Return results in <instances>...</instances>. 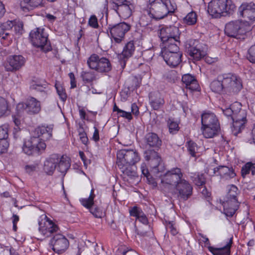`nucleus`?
<instances>
[{
	"mask_svg": "<svg viewBox=\"0 0 255 255\" xmlns=\"http://www.w3.org/2000/svg\"><path fill=\"white\" fill-rule=\"evenodd\" d=\"M197 21V13L194 11H191L182 18L181 22L183 24L186 25L192 26L196 23Z\"/></svg>",
	"mask_w": 255,
	"mask_h": 255,
	"instance_id": "obj_30",
	"label": "nucleus"
},
{
	"mask_svg": "<svg viewBox=\"0 0 255 255\" xmlns=\"http://www.w3.org/2000/svg\"><path fill=\"white\" fill-rule=\"evenodd\" d=\"M31 9L42 5V0H24Z\"/></svg>",
	"mask_w": 255,
	"mask_h": 255,
	"instance_id": "obj_48",
	"label": "nucleus"
},
{
	"mask_svg": "<svg viewBox=\"0 0 255 255\" xmlns=\"http://www.w3.org/2000/svg\"><path fill=\"white\" fill-rule=\"evenodd\" d=\"M207 172L210 175H219L222 179L225 180L233 178L236 176L233 168L226 166H220L217 168L210 167Z\"/></svg>",
	"mask_w": 255,
	"mask_h": 255,
	"instance_id": "obj_21",
	"label": "nucleus"
},
{
	"mask_svg": "<svg viewBox=\"0 0 255 255\" xmlns=\"http://www.w3.org/2000/svg\"><path fill=\"white\" fill-rule=\"evenodd\" d=\"M179 50V47L176 51L172 50L170 48L161 47V57L166 64H180L182 62V54Z\"/></svg>",
	"mask_w": 255,
	"mask_h": 255,
	"instance_id": "obj_19",
	"label": "nucleus"
},
{
	"mask_svg": "<svg viewBox=\"0 0 255 255\" xmlns=\"http://www.w3.org/2000/svg\"><path fill=\"white\" fill-rule=\"evenodd\" d=\"M186 47L190 58L195 63L200 61L207 55L208 46L202 40L190 39L187 42Z\"/></svg>",
	"mask_w": 255,
	"mask_h": 255,
	"instance_id": "obj_9",
	"label": "nucleus"
},
{
	"mask_svg": "<svg viewBox=\"0 0 255 255\" xmlns=\"http://www.w3.org/2000/svg\"><path fill=\"white\" fill-rule=\"evenodd\" d=\"M201 130L206 138H212L220 129L219 121L214 113L204 111L201 115Z\"/></svg>",
	"mask_w": 255,
	"mask_h": 255,
	"instance_id": "obj_8",
	"label": "nucleus"
},
{
	"mask_svg": "<svg viewBox=\"0 0 255 255\" xmlns=\"http://www.w3.org/2000/svg\"><path fill=\"white\" fill-rule=\"evenodd\" d=\"M14 26V22L13 21L8 20L5 22L1 23L0 25V31L1 32L3 31H7L11 29Z\"/></svg>",
	"mask_w": 255,
	"mask_h": 255,
	"instance_id": "obj_47",
	"label": "nucleus"
},
{
	"mask_svg": "<svg viewBox=\"0 0 255 255\" xmlns=\"http://www.w3.org/2000/svg\"><path fill=\"white\" fill-rule=\"evenodd\" d=\"M236 10V6L232 0H212L208 3V12L214 18L232 15Z\"/></svg>",
	"mask_w": 255,
	"mask_h": 255,
	"instance_id": "obj_6",
	"label": "nucleus"
},
{
	"mask_svg": "<svg viewBox=\"0 0 255 255\" xmlns=\"http://www.w3.org/2000/svg\"><path fill=\"white\" fill-rule=\"evenodd\" d=\"M83 80L87 82H90L93 80L94 78L93 75L89 72H84L82 74Z\"/></svg>",
	"mask_w": 255,
	"mask_h": 255,
	"instance_id": "obj_58",
	"label": "nucleus"
},
{
	"mask_svg": "<svg viewBox=\"0 0 255 255\" xmlns=\"http://www.w3.org/2000/svg\"><path fill=\"white\" fill-rule=\"evenodd\" d=\"M131 28V25L125 22L110 24L108 26L107 33L115 43H120L124 40L125 34Z\"/></svg>",
	"mask_w": 255,
	"mask_h": 255,
	"instance_id": "obj_12",
	"label": "nucleus"
},
{
	"mask_svg": "<svg viewBox=\"0 0 255 255\" xmlns=\"http://www.w3.org/2000/svg\"><path fill=\"white\" fill-rule=\"evenodd\" d=\"M53 127L43 126L36 128L34 135L26 140L22 147L23 151L27 155L38 154L44 150V140L50 139L52 135Z\"/></svg>",
	"mask_w": 255,
	"mask_h": 255,
	"instance_id": "obj_2",
	"label": "nucleus"
},
{
	"mask_svg": "<svg viewBox=\"0 0 255 255\" xmlns=\"http://www.w3.org/2000/svg\"><path fill=\"white\" fill-rule=\"evenodd\" d=\"M83 35V30L82 29H80L79 32V36L78 37H77V41H76V43L75 44V47H76V50L79 52L80 51V46H79V40L81 38V37H82Z\"/></svg>",
	"mask_w": 255,
	"mask_h": 255,
	"instance_id": "obj_62",
	"label": "nucleus"
},
{
	"mask_svg": "<svg viewBox=\"0 0 255 255\" xmlns=\"http://www.w3.org/2000/svg\"><path fill=\"white\" fill-rule=\"evenodd\" d=\"M230 117L233 121L232 132L236 136L245 128L247 122V113L245 110H242L236 114H232Z\"/></svg>",
	"mask_w": 255,
	"mask_h": 255,
	"instance_id": "obj_16",
	"label": "nucleus"
},
{
	"mask_svg": "<svg viewBox=\"0 0 255 255\" xmlns=\"http://www.w3.org/2000/svg\"><path fill=\"white\" fill-rule=\"evenodd\" d=\"M113 9L119 16L123 19H127L134 10L133 0H112Z\"/></svg>",
	"mask_w": 255,
	"mask_h": 255,
	"instance_id": "obj_13",
	"label": "nucleus"
},
{
	"mask_svg": "<svg viewBox=\"0 0 255 255\" xmlns=\"http://www.w3.org/2000/svg\"><path fill=\"white\" fill-rule=\"evenodd\" d=\"M90 212L96 218H102L103 216V213L102 210L99 208H91Z\"/></svg>",
	"mask_w": 255,
	"mask_h": 255,
	"instance_id": "obj_56",
	"label": "nucleus"
},
{
	"mask_svg": "<svg viewBox=\"0 0 255 255\" xmlns=\"http://www.w3.org/2000/svg\"><path fill=\"white\" fill-rule=\"evenodd\" d=\"M168 126L169 131L170 133L172 134L176 133L179 129L178 123L172 119H169L168 121Z\"/></svg>",
	"mask_w": 255,
	"mask_h": 255,
	"instance_id": "obj_43",
	"label": "nucleus"
},
{
	"mask_svg": "<svg viewBox=\"0 0 255 255\" xmlns=\"http://www.w3.org/2000/svg\"><path fill=\"white\" fill-rule=\"evenodd\" d=\"M191 178L195 184L198 186H202L205 183V178L202 173H192Z\"/></svg>",
	"mask_w": 255,
	"mask_h": 255,
	"instance_id": "obj_39",
	"label": "nucleus"
},
{
	"mask_svg": "<svg viewBox=\"0 0 255 255\" xmlns=\"http://www.w3.org/2000/svg\"><path fill=\"white\" fill-rule=\"evenodd\" d=\"M50 245L52 247V249L54 252L58 254H61L68 249L69 243L65 236L58 234L55 235L51 240Z\"/></svg>",
	"mask_w": 255,
	"mask_h": 255,
	"instance_id": "obj_18",
	"label": "nucleus"
},
{
	"mask_svg": "<svg viewBox=\"0 0 255 255\" xmlns=\"http://www.w3.org/2000/svg\"><path fill=\"white\" fill-rule=\"evenodd\" d=\"M181 32L178 27L170 25L161 28L160 30L159 37L162 41V47L170 48L176 51L180 43V35Z\"/></svg>",
	"mask_w": 255,
	"mask_h": 255,
	"instance_id": "obj_5",
	"label": "nucleus"
},
{
	"mask_svg": "<svg viewBox=\"0 0 255 255\" xmlns=\"http://www.w3.org/2000/svg\"><path fill=\"white\" fill-rule=\"evenodd\" d=\"M240 191L234 185H230L227 187V194L222 201L224 214L227 216L232 217L238 209L240 202L238 196Z\"/></svg>",
	"mask_w": 255,
	"mask_h": 255,
	"instance_id": "obj_7",
	"label": "nucleus"
},
{
	"mask_svg": "<svg viewBox=\"0 0 255 255\" xmlns=\"http://www.w3.org/2000/svg\"><path fill=\"white\" fill-rule=\"evenodd\" d=\"M135 48L133 40H130L126 44L122 53L118 55V59L121 64H126L128 59L133 54Z\"/></svg>",
	"mask_w": 255,
	"mask_h": 255,
	"instance_id": "obj_22",
	"label": "nucleus"
},
{
	"mask_svg": "<svg viewBox=\"0 0 255 255\" xmlns=\"http://www.w3.org/2000/svg\"><path fill=\"white\" fill-rule=\"evenodd\" d=\"M94 132L93 133V136H92V139L95 141H97L99 140V130L96 128V127H94Z\"/></svg>",
	"mask_w": 255,
	"mask_h": 255,
	"instance_id": "obj_64",
	"label": "nucleus"
},
{
	"mask_svg": "<svg viewBox=\"0 0 255 255\" xmlns=\"http://www.w3.org/2000/svg\"><path fill=\"white\" fill-rule=\"evenodd\" d=\"M56 168L59 172L65 174L70 167V159L66 156H59L57 155Z\"/></svg>",
	"mask_w": 255,
	"mask_h": 255,
	"instance_id": "obj_26",
	"label": "nucleus"
},
{
	"mask_svg": "<svg viewBox=\"0 0 255 255\" xmlns=\"http://www.w3.org/2000/svg\"><path fill=\"white\" fill-rule=\"evenodd\" d=\"M232 244V238H230L223 247L218 248L210 246L208 250L213 255H230Z\"/></svg>",
	"mask_w": 255,
	"mask_h": 255,
	"instance_id": "obj_24",
	"label": "nucleus"
},
{
	"mask_svg": "<svg viewBox=\"0 0 255 255\" xmlns=\"http://www.w3.org/2000/svg\"><path fill=\"white\" fill-rule=\"evenodd\" d=\"M131 113L135 116H137L139 114L138 108L135 104H132L131 106Z\"/></svg>",
	"mask_w": 255,
	"mask_h": 255,
	"instance_id": "obj_63",
	"label": "nucleus"
},
{
	"mask_svg": "<svg viewBox=\"0 0 255 255\" xmlns=\"http://www.w3.org/2000/svg\"><path fill=\"white\" fill-rule=\"evenodd\" d=\"M94 190L92 189L89 197L80 199V203L83 206L90 209L94 204Z\"/></svg>",
	"mask_w": 255,
	"mask_h": 255,
	"instance_id": "obj_37",
	"label": "nucleus"
},
{
	"mask_svg": "<svg viewBox=\"0 0 255 255\" xmlns=\"http://www.w3.org/2000/svg\"><path fill=\"white\" fill-rule=\"evenodd\" d=\"M119 115L120 117L127 119L128 121H130L132 118L131 113L127 112L122 110L120 111Z\"/></svg>",
	"mask_w": 255,
	"mask_h": 255,
	"instance_id": "obj_57",
	"label": "nucleus"
},
{
	"mask_svg": "<svg viewBox=\"0 0 255 255\" xmlns=\"http://www.w3.org/2000/svg\"><path fill=\"white\" fill-rule=\"evenodd\" d=\"M27 58L21 55H9L6 58L8 64H24Z\"/></svg>",
	"mask_w": 255,
	"mask_h": 255,
	"instance_id": "obj_34",
	"label": "nucleus"
},
{
	"mask_svg": "<svg viewBox=\"0 0 255 255\" xmlns=\"http://www.w3.org/2000/svg\"><path fill=\"white\" fill-rule=\"evenodd\" d=\"M246 33L244 23L240 20L231 21L227 23L225 27V33L229 37L237 39Z\"/></svg>",
	"mask_w": 255,
	"mask_h": 255,
	"instance_id": "obj_15",
	"label": "nucleus"
},
{
	"mask_svg": "<svg viewBox=\"0 0 255 255\" xmlns=\"http://www.w3.org/2000/svg\"><path fill=\"white\" fill-rule=\"evenodd\" d=\"M144 158L150 162L152 168L151 172L156 177H160L161 183L164 189H171L174 188L182 179L183 174L179 168H173L164 173V166L161 162V158L156 151L146 150L144 152Z\"/></svg>",
	"mask_w": 255,
	"mask_h": 255,
	"instance_id": "obj_1",
	"label": "nucleus"
},
{
	"mask_svg": "<svg viewBox=\"0 0 255 255\" xmlns=\"http://www.w3.org/2000/svg\"><path fill=\"white\" fill-rule=\"evenodd\" d=\"M238 14L247 21L255 20V4L253 2H243L239 7Z\"/></svg>",
	"mask_w": 255,
	"mask_h": 255,
	"instance_id": "obj_20",
	"label": "nucleus"
},
{
	"mask_svg": "<svg viewBox=\"0 0 255 255\" xmlns=\"http://www.w3.org/2000/svg\"><path fill=\"white\" fill-rule=\"evenodd\" d=\"M129 213L130 216L135 217L136 220L143 224H147V218L140 208L134 206L129 210Z\"/></svg>",
	"mask_w": 255,
	"mask_h": 255,
	"instance_id": "obj_29",
	"label": "nucleus"
},
{
	"mask_svg": "<svg viewBox=\"0 0 255 255\" xmlns=\"http://www.w3.org/2000/svg\"><path fill=\"white\" fill-rule=\"evenodd\" d=\"M140 158L138 153L133 150L122 149L117 152V163L123 172L131 165L139 162Z\"/></svg>",
	"mask_w": 255,
	"mask_h": 255,
	"instance_id": "obj_10",
	"label": "nucleus"
},
{
	"mask_svg": "<svg viewBox=\"0 0 255 255\" xmlns=\"http://www.w3.org/2000/svg\"><path fill=\"white\" fill-rule=\"evenodd\" d=\"M146 141L150 146L159 147L161 143L158 136L154 133H149L146 135Z\"/></svg>",
	"mask_w": 255,
	"mask_h": 255,
	"instance_id": "obj_32",
	"label": "nucleus"
},
{
	"mask_svg": "<svg viewBox=\"0 0 255 255\" xmlns=\"http://www.w3.org/2000/svg\"><path fill=\"white\" fill-rule=\"evenodd\" d=\"M254 166V164L252 162H248L246 163L242 169V174L243 177L249 173L250 171H252L253 174V169Z\"/></svg>",
	"mask_w": 255,
	"mask_h": 255,
	"instance_id": "obj_46",
	"label": "nucleus"
},
{
	"mask_svg": "<svg viewBox=\"0 0 255 255\" xmlns=\"http://www.w3.org/2000/svg\"><path fill=\"white\" fill-rule=\"evenodd\" d=\"M88 25L93 28H98L99 27L98 19L95 15H92L88 20Z\"/></svg>",
	"mask_w": 255,
	"mask_h": 255,
	"instance_id": "obj_51",
	"label": "nucleus"
},
{
	"mask_svg": "<svg viewBox=\"0 0 255 255\" xmlns=\"http://www.w3.org/2000/svg\"><path fill=\"white\" fill-rule=\"evenodd\" d=\"M176 9V3L171 0H155L151 4L148 15L152 19L159 20L172 15Z\"/></svg>",
	"mask_w": 255,
	"mask_h": 255,
	"instance_id": "obj_4",
	"label": "nucleus"
},
{
	"mask_svg": "<svg viewBox=\"0 0 255 255\" xmlns=\"http://www.w3.org/2000/svg\"><path fill=\"white\" fill-rule=\"evenodd\" d=\"M182 82L185 84L186 87L191 90H198L199 85L195 77L190 74H186L183 75L182 78Z\"/></svg>",
	"mask_w": 255,
	"mask_h": 255,
	"instance_id": "obj_27",
	"label": "nucleus"
},
{
	"mask_svg": "<svg viewBox=\"0 0 255 255\" xmlns=\"http://www.w3.org/2000/svg\"><path fill=\"white\" fill-rule=\"evenodd\" d=\"M8 128L9 126L8 124H4L0 126V139L7 137Z\"/></svg>",
	"mask_w": 255,
	"mask_h": 255,
	"instance_id": "obj_49",
	"label": "nucleus"
},
{
	"mask_svg": "<svg viewBox=\"0 0 255 255\" xmlns=\"http://www.w3.org/2000/svg\"><path fill=\"white\" fill-rule=\"evenodd\" d=\"M90 68L95 69L100 72H106L110 70L111 65H88Z\"/></svg>",
	"mask_w": 255,
	"mask_h": 255,
	"instance_id": "obj_45",
	"label": "nucleus"
},
{
	"mask_svg": "<svg viewBox=\"0 0 255 255\" xmlns=\"http://www.w3.org/2000/svg\"><path fill=\"white\" fill-rule=\"evenodd\" d=\"M203 59H205V61L206 64H213L214 63L217 62L218 60L217 57L212 58L207 56V55H205V56Z\"/></svg>",
	"mask_w": 255,
	"mask_h": 255,
	"instance_id": "obj_60",
	"label": "nucleus"
},
{
	"mask_svg": "<svg viewBox=\"0 0 255 255\" xmlns=\"http://www.w3.org/2000/svg\"><path fill=\"white\" fill-rule=\"evenodd\" d=\"M149 98L150 105L154 110H158L164 103L163 98L159 94L151 95Z\"/></svg>",
	"mask_w": 255,
	"mask_h": 255,
	"instance_id": "obj_31",
	"label": "nucleus"
},
{
	"mask_svg": "<svg viewBox=\"0 0 255 255\" xmlns=\"http://www.w3.org/2000/svg\"><path fill=\"white\" fill-rule=\"evenodd\" d=\"M38 231L45 238L51 236L58 231V226L46 215H42L38 219Z\"/></svg>",
	"mask_w": 255,
	"mask_h": 255,
	"instance_id": "obj_14",
	"label": "nucleus"
},
{
	"mask_svg": "<svg viewBox=\"0 0 255 255\" xmlns=\"http://www.w3.org/2000/svg\"><path fill=\"white\" fill-rule=\"evenodd\" d=\"M57 155L53 154L47 158L44 163L43 170L48 175H52L56 168Z\"/></svg>",
	"mask_w": 255,
	"mask_h": 255,
	"instance_id": "obj_25",
	"label": "nucleus"
},
{
	"mask_svg": "<svg viewBox=\"0 0 255 255\" xmlns=\"http://www.w3.org/2000/svg\"><path fill=\"white\" fill-rule=\"evenodd\" d=\"M0 42L4 46L8 45L12 40V37L8 31H0Z\"/></svg>",
	"mask_w": 255,
	"mask_h": 255,
	"instance_id": "obj_42",
	"label": "nucleus"
},
{
	"mask_svg": "<svg viewBox=\"0 0 255 255\" xmlns=\"http://www.w3.org/2000/svg\"><path fill=\"white\" fill-rule=\"evenodd\" d=\"M181 198L187 199L192 192L191 185L184 179H182L175 186Z\"/></svg>",
	"mask_w": 255,
	"mask_h": 255,
	"instance_id": "obj_23",
	"label": "nucleus"
},
{
	"mask_svg": "<svg viewBox=\"0 0 255 255\" xmlns=\"http://www.w3.org/2000/svg\"><path fill=\"white\" fill-rule=\"evenodd\" d=\"M38 169V163L30 164L25 166V170L26 172L29 174H32L33 172L37 171Z\"/></svg>",
	"mask_w": 255,
	"mask_h": 255,
	"instance_id": "obj_53",
	"label": "nucleus"
},
{
	"mask_svg": "<svg viewBox=\"0 0 255 255\" xmlns=\"http://www.w3.org/2000/svg\"><path fill=\"white\" fill-rule=\"evenodd\" d=\"M242 105L240 103L236 102L232 104L229 108L226 105L223 106L221 108L224 115L227 118L230 117L232 114H236L238 112L242 111Z\"/></svg>",
	"mask_w": 255,
	"mask_h": 255,
	"instance_id": "obj_28",
	"label": "nucleus"
},
{
	"mask_svg": "<svg viewBox=\"0 0 255 255\" xmlns=\"http://www.w3.org/2000/svg\"><path fill=\"white\" fill-rule=\"evenodd\" d=\"M6 70L8 71H13L18 69L20 65H3Z\"/></svg>",
	"mask_w": 255,
	"mask_h": 255,
	"instance_id": "obj_59",
	"label": "nucleus"
},
{
	"mask_svg": "<svg viewBox=\"0 0 255 255\" xmlns=\"http://www.w3.org/2000/svg\"><path fill=\"white\" fill-rule=\"evenodd\" d=\"M187 146L188 151L193 156H196V153H200L202 152V148L198 147L196 143L192 141H188Z\"/></svg>",
	"mask_w": 255,
	"mask_h": 255,
	"instance_id": "obj_41",
	"label": "nucleus"
},
{
	"mask_svg": "<svg viewBox=\"0 0 255 255\" xmlns=\"http://www.w3.org/2000/svg\"><path fill=\"white\" fill-rule=\"evenodd\" d=\"M79 137L82 142L84 144H87L88 142V138L86 133L85 132H80L79 133Z\"/></svg>",
	"mask_w": 255,
	"mask_h": 255,
	"instance_id": "obj_61",
	"label": "nucleus"
},
{
	"mask_svg": "<svg viewBox=\"0 0 255 255\" xmlns=\"http://www.w3.org/2000/svg\"><path fill=\"white\" fill-rule=\"evenodd\" d=\"M10 109L6 100L0 97V117L6 116L10 114Z\"/></svg>",
	"mask_w": 255,
	"mask_h": 255,
	"instance_id": "obj_35",
	"label": "nucleus"
},
{
	"mask_svg": "<svg viewBox=\"0 0 255 255\" xmlns=\"http://www.w3.org/2000/svg\"><path fill=\"white\" fill-rule=\"evenodd\" d=\"M242 88L241 79L234 74L226 73L219 75L210 84L211 90L217 93H220L223 90L237 92Z\"/></svg>",
	"mask_w": 255,
	"mask_h": 255,
	"instance_id": "obj_3",
	"label": "nucleus"
},
{
	"mask_svg": "<svg viewBox=\"0 0 255 255\" xmlns=\"http://www.w3.org/2000/svg\"><path fill=\"white\" fill-rule=\"evenodd\" d=\"M96 63L97 64H110L109 60L103 56H101L97 54H92L87 60V64Z\"/></svg>",
	"mask_w": 255,
	"mask_h": 255,
	"instance_id": "obj_33",
	"label": "nucleus"
},
{
	"mask_svg": "<svg viewBox=\"0 0 255 255\" xmlns=\"http://www.w3.org/2000/svg\"><path fill=\"white\" fill-rule=\"evenodd\" d=\"M55 87L60 100L63 102H65L67 99V94L62 85L60 82H56Z\"/></svg>",
	"mask_w": 255,
	"mask_h": 255,
	"instance_id": "obj_40",
	"label": "nucleus"
},
{
	"mask_svg": "<svg viewBox=\"0 0 255 255\" xmlns=\"http://www.w3.org/2000/svg\"><path fill=\"white\" fill-rule=\"evenodd\" d=\"M165 228L167 231H169L172 235H176L178 234V230L175 224L173 221H166Z\"/></svg>",
	"mask_w": 255,
	"mask_h": 255,
	"instance_id": "obj_44",
	"label": "nucleus"
},
{
	"mask_svg": "<svg viewBox=\"0 0 255 255\" xmlns=\"http://www.w3.org/2000/svg\"><path fill=\"white\" fill-rule=\"evenodd\" d=\"M140 169L142 174L146 177L147 182L149 184H151L153 186H156L157 183L155 181V179L152 178L150 174L149 173L148 170L146 168L145 163H142L141 164Z\"/></svg>",
	"mask_w": 255,
	"mask_h": 255,
	"instance_id": "obj_36",
	"label": "nucleus"
},
{
	"mask_svg": "<svg viewBox=\"0 0 255 255\" xmlns=\"http://www.w3.org/2000/svg\"><path fill=\"white\" fill-rule=\"evenodd\" d=\"M41 110L40 102L33 97H31L26 100L25 104L18 103L16 106V110L18 114L25 111L30 114H37Z\"/></svg>",
	"mask_w": 255,
	"mask_h": 255,
	"instance_id": "obj_17",
	"label": "nucleus"
},
{
	"mask_svg": "<svg viewBox=\"0 0 255 255\" xmlns=\"http://www.w3.org/2000/svg\"><path fill=\"white\" fill-rule=\"evenodd\" d=\"M29 37L32 45L35 47L40 48L45 52L51 50V46L48 40V35L44 31V28H36L31 30L29 33Z\"/></svg>",
	"mask_w": 255,
	"mask_h": 255,
	"instance_id": "obj_11",
	"label": "nucleus"
},
{
	"mask_svg": "<svg viewBox=\"0 0 255 255\" xmlns=\"http://www.w3.org/2000/svg\"><path fill=\"white\" fill-rule=\"evenodd\" d=\"M245 141L250 144H255V123L245 136Z\"/></svg>",
	"mask_w": 255,
	"mask_h": 255,
	"instance_id": "obj_38",
	"label": "nucleus"
},
{
	"mask_svg": "<svg viewBox=\"0 0 255 255\" xmlns=\"http://www.w3.org/2000/svg\"><path fill=\"white\" fill-rule=\"evenodd\" d=\"M14 27L16 33L22 34L24 31L23 23L22 22H18L16 24H14Z\"/></svg>",
	"mask_w": 255,
	"mask_h": 255,
	"instance_id": "obj_55",
	"label": "nucleus"
},
{
	"mask_svg": "<svg viewBox=\"0 0 255 255\" xmlns=\"http://www.w3.org/2000/svg\"><path fill=\"white\" fill-rule=\"evenodd\" d=\"M16 114L13 116V122L15 124V125L17 127V128H15V129H19L20 128V125L21 124V120L20 119V117L23 113V112H21V113L18 114L17 111L16 110Z\"/></svg>",
	"mask_w": 255,
	"mask_h": 255,
	"instance_id": "obj_52",
	"label": "nucleus"
},
{
	"mask_svg": "<svg viewBox=\"0 0 255 255\" xmlns=\"http://www.w3.org/2000/svg\"><path fill=\"white\" fill-rule=\"evenodd\" d=\"M249 60L253 64H255V44L252 46L248 50Z\"/></svg>",
	"mask_w": 255,
	"mask_h": 255,
	"instance_id": "obj_54",
	"label": "nucleus"
},
{
	"mask_svg": "<svg viewBox=\"0 0 255 255\" xmlns=\"http://www.w3.org/2000/svg\"><path fill=\"white\" fill-rule=\"evenodd\" d=\"M9 146V142L6 138L0 139V154L7 151Z\"/></svg>",
	"mask_w": 255,
	"mask_h": 255,
	"instance_id": "obj_50",
	"label": "nucleus"
}]
</instances>
